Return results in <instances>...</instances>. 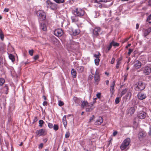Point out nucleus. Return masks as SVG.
I'll return each instance as SVG.
<instances>
[{"mask_svg":"<svg viewBox=\"0 0 151 151\" xmlns=\"http://www.w3.org/2000/svg\"><path fill=\"white\" fill-rule=\"evenodd\" d=\"M115 61V59L114 58H112L111 60V64H114V63Z\"/></svg>","mask_w":151,"mask_h":151,"instance_id":"52","label":"nucleus"},{"mask_svg":"<svg viewBox=\"0 0 151 151\" xmlns=\"http://www.w3.org/2000/svg\"><path fill=\"white\" fill-rule=\"evenodd\" d=\"M94 83L96 85H97L98 84V83L100 81V76L99 75V73L96 71L94 77Z\"/></svg>","mask_w":151,"mask_h":151,"instance_id":"6","label":"nucleus"},{"mask_svg":"<svg viewBox=\"0 0 151 151\" xmlns=\"http://www.w3.org/2000/svg\"><path fill=\"white\" fill-rule=\"evenodd\" d=\"M51 40L53 44L56 46H58L59 45V42L57 39L55 37H53L51 38Z\"/></svg>","mask_w":151,"mask_h":151,"instance_id":"11","label":"nucleus"},{"mask_svg":"<svg viewBox=\"0 0 151 151\" xmlns=\"http://www.w3.org/2000/svg\"><path fill=\"white\" fill-rule=\"evenodd\" d=\"M36 14L38 17V19L39 21H43L46 19V14L42 11H38L36 12Z\"/></svg>","mask_w":151,"mask_h":151,"instance_id":"2","label":"nucleus"},{"mask_svg":"<svg viewBox=\"0 0 151 151\" xmlns=\"http://www.w3.org/2000/svg\"><path fill=\"white\" fill-rule=\"evenodd\" d=\"M71 73L72 77L74 78H75L76 76V72L74 69H72L71 71Z\"/></svg>","mask_w":151,"mask_h":151,"instance_id":"23","label":"nucleus"},{"mask_svg":"<svg viewBox=\"0 0 151 151\" xmlns=\"http://www.w3.org/2000/svg\"><path fill=\"white\" fill-rule=\"evenodd\" d=\"M127 90L126 89L123 90L121 92V96L124 95L127 92Z\"/></svg>","mask_w":151,"mask_h":151,"instance_id":"41","label":"nucleus"},{"mask_svg":"<svg viewBox=\"0 0 151 151\" xmlns=\"http://www.w3.org/2000/svg\"><path fill=\"white\" fill-rule=\"evenodd\" d=\"M147 21L149 22V23H151V14L147 18Z\"/></svg>","mask_w":151,"mask_h":151,"instance_id":"39","label":"nucleus"},{"mask_svg":"<svg viewBox=\"0 0 151 151\" xmlns=\"http://www.w3.org/2000/svg\"><path fill=\"white\" fill-rule=\"evenodd\" d=\"M112 47V46L110 43V45L107 47L106 50H105V51L106 53H107L111 49Z\"/></svg>","mask_w":151,"mask_h":151,"instance_id":"33","label":"nucleus"},{"mask_svg":"<svg viewBox=\"0 0 151 151\" xmlns=\"http://www.w3.org/2000/svg\"><path fill=\"white\" fill-rule=\"evenodd\" d=\"M135 89L138 91H140L144 90L145 87V84L142 81H139L137 82L136 84Z\"/></svg>","mask_w":151,"mask_h":151,"instance_id":"1","label":"nucleus"},{"mask_svg":"<svg viewBox=\"0 0 151 151\" xmlns=\"http://www.w3.org/2000/svg\"><path fill=\"white\" fill-rule=\"evenodd\" d=\"M101 31V29L100 27H96L93 30V34L94 36H99Z\"/></svg>","mask_w":151,"mask_h":151,"instance_id":"7","label":"nucleus"},{"mask_svg":"<svg viewBox=\"0 0 151 151\" xmlns=\"http://www.w3.org/2000/svg\"><path fill=\"white\" fill-rule=\"evenodd\" d=\"M0 38L2 41L4 40V35L2 30L1 29H0Z\"/></svg>","mask_w":151,"mask_h":151,"instance_id":"28","label":"nucleus"},{"mask_svg":"<svg viewBox=\"0 0 151 151\" xmlns=\"http://www.w3.org/2000/svg\"><path fill=\"white\" fill-rule=\"evenodd\" d=\"M9 59L12 60V62H13L14 61V60H15L14 57L13 55H12V54H9Z\"/></svg>","mask_w":151,"mask_h":151,"instance_id":"31","label":"nucleus"},{"mask_svg":"<svg viewBox=\"0 0 151 151\" xmlns=\"http://www.w3.org/2000/svg\"><path fill=\"white\" fill-rule=\"evenodd\" d=\"M95 1L101 2H107V0H95Z\"/></svg>","mask_w":151,"mask_h":151,"instance_id":"45","label":"nucleus"},{"mask_svg":"<svg viewBox=\"0 0 151 151\" xmlns=\"http://www.w3.org/2000/svg\"><path fill=\"white\" fill-rule=\"evenodd\" d=\"M149 5L151 6V0H150L148 2Z\"/></svg>","mask_w":151,"mask_h":151,"instance_id":"61","label":"nucleus"},{"mask_svg":"<svg viewBox=\"0 0 151 151\" xmlns=\"http://www.w3.org/2000/svg\"><path fill=\"white\" fill-rule=\"evenodd\" d=\"M133 51V49L129 48V52H128V55H129Z\"/></svg>","mask_w":151,"mask_h":151,"instance_id":"44","label":"nucleus"},{"mask_svg":"<svg viewBox=\"0 0 151 151\" xmlns=\"http://www.w3.org/2000/svg\"><path fill=\"white\" fill-rule=\"evenodd\" d=\"M63 122L64 126L65 127L67 125V122L65 115L64 116L63 118Z\"/></svg>","mask_w":151,"mask_h":151,"instance_id":"25","label":"nucleus"},{"mask_svg":"<svg viewBox=\"0 0 151 151\" xmlns=\"http://www.w3.org/2000/svg\"><path fill=\"white\" fill-rule=\"evenodd\" d=\"M103 121L102 117H99L98 119L95 122V124L96 125H100Z\"/></svg>","mask_w":151,"mask_h":151,"instance_id":"15","label":"nucleus"},{"mask_svg":"<svg viewBox=\"0 0 151 151\" xmlns=\"http://www.w3.org/2000/svg\"><path fill=\"white\" fill-rule=\"evenodd\" d=\"M146 115V114L145 112L143 111H141L138 113L137 116L139 119H143L145 118Z\"/></svg>","mask_w":151,"mask_h":151,"instance_id":"9","label":"nucleus"},{"mask_svg":"<svg viewBox=\"0 0 151 151\" xmlns=\"http://www.w3.org/2000/svg\"><path fill=\"white\" fill-rule=\"evenodd\" d=\"M139 135L140 137H145L146 136V134L145 132L142 131L139 132Z\"/></svg>","mask_w":151,"mask_h":151,"instance_id":"24","label":"nucleus"},{"mask_svg":"<svg viewBox=\"0 0 151 151\" xmlns=\"http://www.w3.org/2000/svg\"><path fill=\"white\" fill-rule=\"evenodd\" d=\"M131 93L130 92H127V95H126V96L127 97H129V98H130L131 96Z\"/></svg>","mask_w":151,"mask_h":151,"instance_id":"42","label":"nucleus"},{"mask_svg":"<svg viewBox=\"0 0 151 151\" xmlns=\"http://www.w3.org/2000/svg\"><path fill=\"white\" fill-rule=\"evenodd\" d=\"M64 103L61 101H59L58 105L60 106H62L63 105Z\"/></svg>","mask_w":151,"mask_h":151,"instance_id":"46","label":"nucleus"},{"mask_svg":"<svg viewBox=\"0 0 151 151\" xmlns=\"http://www.w3.org/2000/svg\"><path fill=\"white\" fill-rule=\"evenodd\" d=\"M73 100L76 103H79L80 102V99L76 97H74L73 98Z\"/></svg>","mask_w":151,"mask_h":151,"instance_id":"29","label":"nucleus"},{"mask_svg":"<svg viewBox=\"0 0 151 151\" xmlns=\"http://www.w3.org/2000/svg\"><path fill=\"white\" fill-rule=\"evenodd\" d=\"M43 146V144L42 143H41L39 147L41 149L42 147Z\"/></svg>","mask_w":151,"mask_h":151,"instance_id":"56","label":"nucleus"},{"mask_svg":"<svg viewBox=\"0 0 151 151\" xmlns=\"http://www.w3.org/2000/svg\"><path fill=\"white\" fill-rule=\"evenodd\" d=\"M147 97L146 95L142 93H139L138 94V97L140 100H143L145 99Z\"/></svg>","mask_w":151,"mask_h":151,"instance_id":"19","label":"nucleus"},{"mask_svg":"<svg viewBox=\"0 0 151 151\" xmlns=\"http://www.w3.org/2000/svg\"><path fill=\"white\" fill-rule=\"evenodd\" d=\"M4 88H6L7 90H8V86L6 85H5V86L4 87Z\"/></svg>","mask_w":151,"mask_h":151,"instance_id":"60","label":"nucleus"},{"mask_svg":"<svg viewBox=\"0 0 151 151\" xmlns=\"http://www.w3.org/2000/svg\"><path fill=\"white\" fill-rule=\"evenodd\" d=\"M144 36L146 37L151 32V28L149 27L147 29H144Z\"/></svg>","mask_w":151,"mask_h":151,"instance_id":"18","label":"nucleus"},{"mask_svg":"<svg viewBox=\"0 0 151 151\" xmlns=\"http://www.w3.org/2000/svg\"><path fill=\"white\" fill-rule=\"evenodd\" d=\"M77 16H73L71 17L72 22H76L78 21V19Z\"/></svg>","mask_w":151,"mask_h":151,"instance_id":"27","label":"nucleus"},{"mask_svg":"<svg viewBox=\"0 0 151 151\" xmlns=\"http://www.w3.org/2000/svg\"><path fill=\"white\" fill-rule=\"evenodd\" d=\"M36 133L37 136H40L45 135L46 134V132L45 131V129H42L39 130H37Z\"/></svg>","mask_w":151,"mask_h":151,"instance_id":"8","label":"nucleus"},{"mask_svg":"<svg viewBox=\"0 0 151 151\" xmlns=\"http://www.w3.org/2000/svg\"><path fill=\"white\" fill-rule=\"evenodd\" d=\"M93 104H89L86 108V111L87 112H90L92 111L94 108L93 107Z\"/></svg>","mask_w":151,"mask_h":151,"instance_id":"13","label":"nucleus"},{"mask_svg":"<svg viewBox=\"0 0 151 151\" xmlns=\"http://www.w3.org/2000/svg\"><path fill=\"white\" fill-rule=\"evenodd\" d=\"M44 122L42 120H40L39 121V126L40 127H42V125L43 124Z\"/></svg>","mask_w":151,"mask_h":151,"instance_id":"40","label":"nucleus"},{"mask_svg":"<svg viewBox=\"0 0 151 151\" xmlns=\"http://www.w3.org/2000/svg\"><path fill=\"white\" fill-rule=\"evenodd\" d=\"M58 3H63L64 2V0H54Z\"/></svg>","mask_w":151,"mask_h":151,"instance_id":"37","label":"nucleus"},{"mask_svg":"<svg viewBox=\"0 0 151 151\" xmlns=\"http://www.w3.org/2000/svg\"><path fill=\"white\" fill-rule=\"evenodd\" d=\"M63 30L60 29H56L54 32L55 35L58 37L61 36L63 34Z\"/></svg>","mask_w":151,"mask_h":151,"instance_id":"5","label":"nucleus"},{"mask_svg":"<svg viewBox=\"0 0 151 151\" xmlns=\"http://www.w3.org/2000/svg\"><path fill=\"white\" fill-rule=\"evenodd\" d=\"M5 82V80L4 78H0V86H1L3 85Z\"/></svg>","mask_w":151,"mask_h":151,"instance_id":"34","label":"nucleus"},{"mask_svg":"<svg viewBox=\"0 0 151 151\" xmlns=\"http://www.w3.org/2000/svg\"><path fill=\"white\" fill-rule=\"evenodd\" d=\"M100 61V59L99 58H96L95 60V63L96 65H98Z\"/></svg>","mask_w":151,"mask_h":151,"instance_id":"35","label":"nucleus"},{"mask_svg":"<svg viewBox=\"0 0 151 151\" xmlns=\"http://www.w3.org/2000/svg\"><path fill=\"white\" fill-rule=\"evenodd\" d=\"M75 15L79 17L83 16L85 13V12L83 9L80 8H76L73 11Z\"/></svg>","mask_w":151,"mask_h":151,"instance_id":"4","label":"nucleus"},{"mask_svg":"<svg viewBox=\"0 0 151 151\" xmlns=\"http://www.w3.org/2000/svg\"><path fill=\"white\" fill-rule=\"evenodd\" d=\"M101 55V54H100L99 52L98 53V54L97 55L94 54V57L95 58H99L100 56Z\"/></svg>","mask_w":151,"mask_h":151,"instance_id":"43","label":"nucleus"},{"mask_svg":"<svg viewBox=\"0 0 151 151\" xmlns=\"http://www.w3.org/2000/svg\"><path fill=\"white\" fill-rule=\"evenodd\" d=\"M43 104L44 106H46L47 105V102L46 101H44Z\"/></svg>","mask_w":151,"mask_h":151,"instance_id":"57","label":"nucleus"},{"mask_svg":"<svg viewBox=\"0 0 151 151\" xmlns=\"http://www.w3.org/2000/svg\"><path fill=\"white\" fill-rule=\"evenodd\" d=\"M38 120V118L37 116L35 117L33 121V123H35V122H36Z\"/></svg>","mask_w":151,"mask_h":151,"instance_id":"51","label":"nucleus"},{"mask_svg":"<svg viewBox=\"0 0 151 151\" xmlns=\"http://www.w3.org/2000/svg\"><path fill=\"white\" fill-rule=\"evenodd\" d=\"M131 45V44H128V45L126 47V48H128V47H129Z\"/></svg>","mask_w":151,"mask_h":151,"instance_id":"62","label":"nucleus"},{"mask_svg":"<svg viewBox=\"0 0 151 151\" xmlns=\"http://www.w3.org/2000/svg\"><path fill=\"white\" fill-rule=\"evenodd\" d=\"M115 81L114 80L111 86L110 91L112 93V94H113L114 92V86L115 85Z\"/></svg>","mask_w":151,"mask_h":151,"instance_id":"21","label":"nucleus"},{"mask_svg":"<svg viewBox=\"0 0 151 151\" xmlns=\"http://www.w3.org/2000/svg\"><path fill=\"white\" fill-rule=\"evenodd\" d=\"M139 25L138 24H137L136 25V28L137 29H138L139 28Z\"/></svg>","mask_w":151,"mask_h":151,"instance_id":"59","label":"nucleus"},{"mask_svg":"<svg viewBox=\"0 0 151 151\" xmlns=\"http://www.w3.org/2000/svg\"><path fill=\"white\" fill-rule=\"evenodd\" d=\"M141 66V63L139 60L136 61L134 65V67L136 69H138L140 68Z\"/></svg>","mask_w":151,"mask_h":151,"instance_id":"14","label":"nucleus"},{"mask_svg":"<svg viewBox=\"0 0 151 151\" xmlns=\"http://www.w3.org/2000/svg\"><path fill=\"white\" fill-rule=\"evenodd\" d=\"M101 93H98L96 94V96L98 98L100 99L101 97Z\"/></svg>","mask_w":151,"mask_h":151,"instance_id":"53","label":"nucleus"},{"mask_svg":"<svg viewBox=\"0 0 151 151\" xmlns=\"http://www.w3.org/2000/svg\"><path fill=\"white\" fill-rule=\"evenodd\" d=\"M33 52L34 50H29V55L31 56H32L33 55Z\"/></svg>","mask_w":151,"mask_h":151,"instance_id":"48","label":"nucleus"},{"mask_svg":"<svg viewBox=\"0 0 151 151\" xmlns=\"http://www.w3.org/2000/svg\"><path fill=\"white\" fill-rule=\"evenodd\" d=\"M53 127L54 129L56 131L58 130V128H59L58 125H56V124H55L53 126Z\"/></svg>","mask_w":151,"mask_h":151,"instance_id":"36","label":"nucleus"},{"mask_svg":"<svg viewBox=\"0 0 151 151\" xmlns=\"http://www.w3.org/2000/svg\"><path fill=\"white\" fill-rule=\"evenodd\" d=\"M143 73L145 75H148L151 73V69L150 67L146 66L145 67L143 70Z\"/></svg>","mask_w":151,"mask_h":151,"instance_id":"10","label":"nucleus"},{"mask_svg":"<svg viewBox=\"0 0 151 151\" xmlns=\"http://www.w3.org/2000/svg\"><path fill=\"white\" fill-rule=\"evenodd\" d=\"M115 102L116 104H118L119 102V97L116 98L115 99Z\"/></svg>","mask_w":151,"mask_h":151,"instance_id":"47","label":"nucleus"},{"mask_svg":"<svg viewBox=\"0 0 151 151\" xmlns=\"http://www.w3.org/2000/svg\"><path fill=\"white\" fill-rule=\"evenodd\" d=\"M89 104L87 101H84L81 103V107L83 109L86 108Z\"/></svg>","mask_w":151,"mask_h":151,"instance_id":"20","label":"nucleus"},{"mask_svg":"<svg viewBox=\"0 0 151 151\" xmlns=\"http://www.w3.org/2000/svg\"><path fill=\"white\" fill-rule=\"evenodd\" d=\"M135 108L134 107H131L129 111V113L130 114H133L135 111Z\"/></svg>","mask_w":151,"mask_h":151,"instance_id":"26","label":"nucleus"},{"mask_svg":"<svg viewBox=\"0 0 151 151\" xmlns=\"http://www.w3.org/2000/svg\"><path fill=\"white\" fill-rule=\"evenodd\" d=\"M43 98H44V99L45 100H46V97L45 96H43Z\"/></svg>","mask_w":151,"mask_h":151,"instance_id":"64","label":"nucleus"},{"mask_svg":"<svg viewBox=\"0 0 151 151\" xmlns=\"http://www.w3.org/2000/svg\"><path fill=\"white\" fill-rule=\"evenodd\" d=\"M95 116L94 115H93L89 119L88 122H92L94 119Z\"/></svg>","mask_w":151,"mask_h":151,"instance_id":"38","label":"nucleus"},{"mask_svg":"<svg viewBox=\"0 0 151 151\" xmlns=\"http://www.w3.org/2000/svg\"><path fill=\"white\" fill-rule=\"evenodd\" d=\"M9 9L7 8H5L4 10V12H7L9 11Z\"/></svg>","mask_w":151,"mask_h":151,"instance_id":"58","label":"nucleus"},{"mask_svg":"<svg viewBox=\"0 0 151 151\" xmlns=\"http://www.w3.org/2000/svg\"><path fill=\"white\" fill-rule=\"evenodd\" d=\"M41 27L42 29L44 31H46L47 29V27L46 25L45 24H41Z\"/></svg>","mask_w":151,"mask_h":151,"instance_id":"32","label":"nucleus"},{"mask_svg":"<svg viewBox=\"0 0 151 151\" xmlns=\"http://www.w3.org/2000/svg\"><path fill=\"white\" fill-rule=\"evenodd\" d=\"M48 126L50 128H52L53 127V125L50 123L48 124Z\"/></svg>","mask_w":151,"mask_h":151,"instance_id":"49","label":"nucleus"},{"mask_svg":"<svg viewBox=\"0 0 151 151\" xmlns=\"http://www.w3.org/2000/svg\"><path fill=\"white\" fill-rule=\"evenodd\" d=\"M131 142V140L129 138H127L124 140L120 146V148L122 150L125 149L129 145Z\"/></svg>","mask_w":151,"mask_h":151,"instance_id":"3","label":"nucleus"},{"mask_svg":"<svg viewBox=\"0 0 151 151\" xmlns=\"http://www.w3.org/2000/svg\"><path fill=\"white\" fill-rule=\"evenodd\" d=\"M122 59V57L121 56L116 60L117 64L116 66V68L118 69L119 68V65L121 63V61Z\"/></svg>","mask_w":151,"mask_h":151,"instance_id":"17","label":"nucleus"},{"mask_svg":"<svg viewBox=\"0 0 151 151\" xmlns=\"http://www.w3.org/2000/svg\"><path fill=\"white\" fill-rule=\"evenodd\" d=\"M70 134L69 132H67L65 134V137L66 138H68L69 137Z\"/></svg>","mask_w":151,"mask_h":151,"instance_id":"50","label":"nucleus"},{"mask_svg":"<svg viewBox=\"0 0 151 151\" xmlns=\"http://www.w3.org/2000/svg\"><path fill=\"white\" fill-rule=\"evenodd\" d=\"M109 81L108 80H107L106 81V85H108L109 84Z\"/></svg>","mask_w":151,"mask_h":151,"instance_id":"63","label":"nucleus"},{"mask_svg":"<svg viewBox=\"0 0 151 151\" xmlns=\"http://www.w3.org/2000/svg\"><path fill=\"white\" fill-rule=\"evenodd\" d=\"M117 134V131H115L114 132L113 134V136H116Z\"/></svg>","mask_w":151,"mask_h":151,"instance_id":"55","label":"nucleus"},{"mask_svg":"<svg viewBox=\"0 0 151 151\" xmlns=\"http://www.w3.org/2000/svg\"><path fill=\"white\" fill-rule=\"evenodd\" d=\"M77 70L79 73L82 72L84 70V68L83 66H78L77 68Z\"/></svg>","mask_w":151,"mask_h":151,"instance_id":"22","label":"nucleus"},{"mask_svg":"<svg viewBox=\"0 0 151 151\" xmlns=\"http://www.w3.org/2000/svg\"><path fill=\"white\" fill-rule=\"evenodd\" d=\"M93 2L94 3L95 6L97 8H101L103 6L102 4L99 1H96L95 0H93Z\"/></svg>","mask_w":151,"mask_h":151,"instance_id":"16","label":"nucleus"},{"mask_svg":"<svg viewBox=\"0 0 151 151\" xmlns=\"http://www.w3.org/2000/svg\"><path fill=\"white\" fill-rule=\"evenodd\" d=\"M110 44L111 46H113L114 47L116 46H119V44L118 43L115 42L114 41H112L111 43Z\"/></svg>","mask_w":151,"mask_h":151,"instance_id":"30","label":"nucleus"},{"mask_svg":"<svg viewBox=\"0 0 151 151\" xmlns=\"http://www.w3.org/2000/svg\"><path fill=\"white\" fill-rule=\"evenodd\" d=\"M72 31L74 35H77L80 33V31L78 27L72 28Z\"/></svg>","mask_w":151,"mask_h":151,"instance_id":"12","label":"nucleus"},{"mask_svg":"<svg viewBox=\"0 0 151 151\" xmlns=\"http://www.w3.org/2000/svg\"><path fill=\"white\" fill-rule=\"evenodd\" d=\"M34 59L35 60H36L39 58V56L38 55H37L34 57Z\"/></svg>","mask_w":151,"mask_h":151,"instance_id":"54","label":"nucleus"}]
</instances>
